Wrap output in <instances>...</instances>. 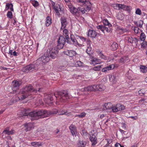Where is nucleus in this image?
I'll use <instances>...</instances> for the list:
<instances>
[{"instance_id":"56","label":"nucleus","mask_w":147,"mask_h":147,"mask_svg":"<svg viewBox=\"0 0 147 147\" xmlns=\"http://www.w3.org/2000/svg\"><path fill=\"white\" fill-rule=\"evenodd\" d=\"M130 118H131L133 119L134 120H136L137 119L138 117L137 116H130L129 117Z\"/></svg>"},{"instance_id":"28","label":"nucleus","mask_w":147,"mask_h":147,"mask_svg":"<svg viewBox=\"0 0 147 147\" xmlns=\"http://www.w3.org/2000/svg\"><path fill=\"white\" fill-rule=\"evenodd\" d=\"M28 68L29 70L30 71H32L34 70H36L37 69V67H36L35 65L34 64H30L27 65Z\"/></svg>"},{"instance_id":"48","label":"nucleus","mask_w":147,"mask_h":147,"mask_svg":"<svg viewBox=\"0 0 147 147\" xmlns=\"http://www.w3.org/2000/svg\"><path fill=\"white\" fill-rule=\"evenodd\" d=\"M142 47L144 48L147 47V41H143L142 44Z\"/></svg>"},{"instance_id":"27","label":"nucleus","mask_w":147,"mask_h":147,"mask_svg":"<svg viewBox=\"0 0 147 147\" xmlns=\"http://www.w3.org/2000/svg\"><path fill=\"white\" fill-rule=\"evenodd\" d=\"M90 42L88 40L87 41L88 46L86 50V52L88 55H90L92 53V49L90 45Z\"/></svg>"},{"instance_id":"2","label":"nucleus","mask_w":147,"mask_h":147,"mask_svg":"<svg viewBox=\"0 0 147 147\" xmlns=\"http://www.w3.org/2000/svg\"><path fill=\"white\" fill-rule=\"evenodd\" d=\"M40 90V88L34 89L32 86L30 85L27 86L20 91L18 98L20 100H23L31 94L32 92H36Z\"/></svg>"},{"instance_id":"38","label":"nucleus","mask_w":147,"mask_h":147,"mask_svg":"<svg viewBox=\"0 0 147 147\" xmlns=\"http://www.w3.org/2000/svg\"><path fill=\"white\" fill-rule=\"evenodd\" d=\"M71 40L73 42V44L75 45H78V42L77 40L75 39L73 35H71Z\"/></svg>"},{"instance_id":"1","label":"nucleus","mask_w":147,"mask_h":147,"mask_svg":"<svg viewBox=\"0 0 147 147\" xmlns=\"http://www.w3.org/2000/svg\"><path fill=\"white\" fill-rule=\"evenodd\" d=\"M21 111L19 116L21 119H23L24 116H27L30 117L31 119L33 120L38 119L40 118L47 117L49 115L59 113V111L56 109L49 111V113L47 111L41 110L38 111H35L29 113L28 110L24 108L22 109Z\"/></svg>"},{"instance_id":"16","label":"nucleus","mask_w":147,"mask_h":147,"mask_svg":"<svg viewBox=\"0 0 147 147\" xmlns=\"http://www.w3.org/2000/svg\"><path fill=\"white\" fill-rule=\"evenodd\" d=\"M69 129L73 136H76L77 131L76 127L75 125L71 124L69 127Z\"/></svg>"},{"instance_id":"11","label":"nucleus","mask_w":147,"mask_h":147,"mask_svg":"<svg viewBox=\"0 0 147 147\" xmlns=\"http://www.w3.org/2000/svg\"><path fill=\"white\" fill-rule=\"evenodd\" d=\"M53 7L56 15L59 16L60 15V12L62 11V8L61 7L60 5L59 4L54 3V4L53 5Z\"/></svg>"},{"instance_id":"54","label":"nucleus","mask_w":147,"mask_h":147,"mask_svg":"<svg viewBox=\"0 0 147 147\" xmlns=\"http://www.w3.org/2000/svg\"><path fill=\"white\" fill-rule=\"evenodd\" d=\"M9 9V3H7L6 4V7L5 8V11L6 10H7Z\"/></svg>"},{"instance_id":"46","label":"nucleus","mask_w":147,"mask_h":147,"mask_svg":"<svg viewBox=\"0 0 147 147\" xmlns=\"http://www.w3.org/2000/svg\"><path fill=\"white\" fill-rule=\"evenodd\" d=\"M22 71L24 72H28L29 71V69L28 68V66H27L24 67L22 69Z\"/></svg>"},{"instance_id":"45","label":"nucleus","mask_w":147,"mask_h":147,"mask_svg":"<svg viewBox=\"0 0 147 147\" xmlns=\"http://www.w3.org/2000/svg\"><path fill=\"white\" fill-rule=\"evenodd\" d=\"M31 3L34 7H37L39 5L38 3L36 1L33 0L32 1Z\"/></svg>"},{"instance_id":"24","label":"nucleus","mask_w":147,"mask_h":147,"mask_svg":"<svg viewBox=\"0 0 147 147\" xmlns=\"http://www.w3.org/2000/svg\"><path fill=\"white\" fill-rule=\"evenodd\" d=\"M24 126L25 128V130L26 131L30 130L33 127V124L32 123H26L24 125Z\"/></svg>"},{"instance_id":"25","label":"nucleus","mask_w":147,"mask_h":147,"mask_svg":"<svg viewBox=\"0 0 147 147\" xmlns=\"http://www.w3.org/2000/svg\"><path fill=\"white\" fill-rule=\"evenodd\" d=\"M114 67L115 66L113 64L110 65L107 67L103 68L102 69V71L103 72H105L111 70L113 69Z\"/></svg>"},{"instance_id":"60","label":"nucleus","mask_w":147,"mask_h":147,"mask_svg":"<svg viewBox=\"0 0 147 147\" xmlns=\"http://www.w3.org/2000/svg\"><path fill=\"white\" fill-rule=\"evenodd\" d=\"M119 145H120V144L118 143H117L115 144V147H118Z\"/></svg>"},{"instance_id":"33","label":"nucleus","mask_w":147,"mask_h":147,"mask_svg":"<svg viewBox=\"0 0 147 147\" xmlns=\"http://www.w3.org/2000/svg\"><path fill=\"white\" fill-rule=\"evenodd\" d=\"M31 145L34 147H37L41 146L42 145V143L40 142H31Z\"/></svg>"},{"instance_id":"58","label":"nucleus","mask_w":147,"mask_h":147,"mask_svg":"<svg viewBox=\"0 0 147 147\" xmlns=\"http://www.w3.org/2000/svg\"><path fill=\"white\" fill-rule=\"evenodd\" d=\"M126 127V125L125 123H123L122 125V127L124 128H125Z\"/></svg>"},{"instance_id":"43","label":"nucleus","mask_w":147,"mask_h":147,"mask_svg":"<svg viewBox=\"0 0 147 147\" xmlns=\"http://www.w3.org/2000/svg\"><path fill=\"white\" fill-rule=\"evenodd\" d=\"M143 24V22L142 20H138L136 22V24L138 26L141 27Z\"/></svg>"},{"instance_id":"12","label":"nucleus","mask_w":147,"mask_h":147,"mask_svg":"<svg viewBox=\"0 0 147 147\" xmlns=\"http://www.w3.org/2000/svg\"><path fill=\"white\" fill-rule=\"evenodd\" d=\"M57 49V48L54 47L50 51V56L53 59H54L57 56L58 53Z\"/></svg>"},{"instance_id":"61","label":"nucleus","mask_w":147,"mask_h":147,"mask_svg":"<svg viewBox=\"0 0 147 147\" xmlns=\"http://www.w3.org/2000/svg\"><path fill=\"white\" fill-rule=\"evenodd\" d=\"M137 144H135L132 146H131V147H137Z\"/></svg>"},{"instance_id":"26","label":"nucleus","mask_w":147,"mask_h":147,"mask_svg":"<svg viewBox=\"0 0 147 147\" xmlns=\"http://www.w3.org/2000/svg\"><path fill=\"white\" fill-rule=\"evenodd\" d=\"M88 35L91 37L94 38L96 36V32L94 30H89L88 33Z\"/></svg>"},{"instance_id":"23","label":"nucleus","mask_w":147,"mask_h":147,"mask_svg":"<svg viewBox=\"0 0 147 147\" xmlns=\"http://www.w3.org/2000/svg\"><path fill=\"white\" fill-rule=\"evenodd\" d=\"M71 114L70 112H68V111L65 110L61 109L59 111V115H65L67 116H69Z\"/></svg>"},{"instance_id":"37","label":"nucleus","mask_w":147,"mask_h":147,"mask_svg":"<svg viewBox=\"0 0 147 147\" xmlns=\"http://www.w3.org/2000/svg\"><path fill=\"white\" fill-rule=\"evenodd\" d=\"M146 36L145 34L143 32H142L140 34V39L142 41H144L146 39Z\"/></svg>"},{"instance_id":"39","label":"nucleus","mask_w":147,"mask_h":147,"mask_svg":"<svg viewBox=\"0 0 147 147\" xmlns=\"http://www.w3.org/2000/svg\"><path fill=\"white\" fill-rule=\"evenodd\" d=\"M103 23L105 25H107L109 27L111 26V25L109 23L108 20L107 19H105L103 20Z\"/></svg>"},{"instance_id":"14","label":"nucleus","mask_w":147,"mask_h":147,"mask_svg":"<svg viewBox=\"0 0 147 147\" xmlns=\"http://www.w3.org/2000/svg\"><path fill=\"white\" fill-rule=\"evenodd\" d=\"M95 91H101L105 89V87L103 84H98L94 85Z\"/></svg>"},{"instance_id":"41","label":"nucleus","mask_w":147,"mask_h":147,"mask_svg":"<svg viewBox=\"0 0 147 147\" xmlns=\"http://www.w3.org/2000/svg\"><path fill=\"white\" fill-rule=\"evenodd\" d=\"M3 136H6L7 135V136H8L9 135V129H7L3 131Z\"/></svg>"},{"instance_id":"57","label":"nucleus","mask_w":147,"mask_h":147,"mask_svg":"<svg viewBox=\"0 0 147 147\" xmlns=\"http://www.w3.org/2000/svg\"><path fill=\"white\" fill-rule=\"evenodd\" d=\"M106 114H101L100 116V118L101 119L103 118L104 117H106Z\"/></svg>"},{"instance_id":"49","label":"nucleus","mask_w":147,"mask_h":147,"mask_svg":"<svg viewBox=\"0 0 147 147\" xmlns=\"http://www.w3.org/2000/svg\"><path fill=\"white\" fill-rule=\"evenodd\" d=\"M118 29L119 30L121 31V32L122 33H123L127 31V30L126 29L121 28H119Z\"/></svg>"},{"instance_id":"20","label":"nucleus","mask_w":147,"mask_h":147,"mask_svg":"<svg viewBox=\"0 0 147 147\" xmlns=\"http://www.w3.org/2000/svg\"><path fill=\"white\" fill-rule=\"evenodd\" d=\"M90 61V64L94 65L99 64L101 63V61L100 59L94 57Z\"/></svg>"},{"instance_id":"7","label":"nucleus","mask_w":147,"mask_h":147,"mask_svg":"<svg viewBox=\"0 0 147 147\" xmlns=\"http://www.w3.org/2000/svg\"><path fill=\"white\" fill-rule=\"evenodd\" d=\"M112 6L115 9L120 10L123 9L124 10H128L129 7L124 4H114Z\"/></svg>"},{"instance_id":"53","label":"nucleus","mask_w":147,"mask_h":147,"mask_svg":"<svg viewBox=\"0 0 147 147\" xmlns=\"http://www.w3.org/2000/svg\"><path fill=\"white\" fill-rule=\"evenodd\" d=\"M9 6H10V10L11 11H13V5H12V4L11 3H10Z\"/></svg>"},{"instance_id":"5","label":"nucleus","mask_w":147,"mask_h":147,"mask_svg":"<svg viewBox=\"0 0 147 147\" xmlns=\"http://www.w3.org/2000/svg\"><path fill=\"white\" fill-rule=\"evenodd\" d=\"M56 94H55V96L57 99H60V101H62L63 100L69 98V96L67 91L64 90L62 92H59L58 96H57Z\"/></svg>"},{"instance_id":"18","label":"nucleus","mask_w":147,"mask_h":147,"mask_svg":"<svg viewBox=\"0 0 147 147\" xmlns=\"http://www.w3.org/2000/svg\"><path fill=\"white\" fill-rule=\"evenodd\" d=\"M90 139L92 142V146H94L97 144V138L95 135L93 134L90 136Z\"/></svg>"},{"instance_id":"64","label":"nucleus","mask_w":147,"mask_h":147,"mask_svg":"<svg viewBox=\"0 0 147 147\" xmlns=\"http://www.w3.org/2000/svg\"><path fill=\"white\" fill-rule=\"evenodd\" d=\"M4 111V110H1L0 111V115L2 114Z\"/></svg>"},{"instance_id":"8","label":"nucleus","mask_w":147,"mask_h":147,"mask_svg":"<svg viewBox=\"0 0 147 147\" xmlns=\"http://www.w3.org/2000/svg\"><path fill=\"white\" fill-rule=\"evenodd\" d=\"M65 40L64 37L62 36H60L58 40V45L57 48L58 49L63 48L64 44L65 43Z\"/></svg>"},{"instance_id":"19","label":"nucleus","mask_w":147,"mask_h":147,"mask_svg":"<svg viewBox=\"0 0 147 147\" xmlns=\"http://www.w3.org/2000/svg\"><path fill=\"white\" fill-rule=\"evenodd\" d=\"M103 106L104 108H105L107 110L109 109L110 110V111H113V106L111 103L109 102L105 103L103 105Z\"/></svg>"},{"instance_id":"22","label":"nucleus","mask_w":147,"mask_h":147,"mask_svg":"<svg viewBox=\"0 0 147 147\" xmlns=\"http://www.w3.org/2000/svg\"><path fill=\"white\" fill-rule=\"evenodd\" d=\"M64 53L65 55L70 57H72L76 54V52L72 50H67L65 51Z\"/></svg>"},{"instance_id":"44","label":"nucleus","mask_w":147,"mask_h":147,"mask_svg":"<svg viewBox=\"0 0 147 147\" xmlns=\"http://www.w3.org/2000/svg\"><path fill=\"white\" fill-rule=\"evenodd\" d=\"M133 30L135 33L138 34L141 32V30L139 29V28L137 27H135L133 28Z\"/></svg>"},{"instance_id":"17","label":"nucleus","mask_w":147,"mask_h":147,"mask_svg":"<svg viewBox=\"0 0 147 147\" xmlns=\"http://www.w3.org/2000/svg\"><path fill=\"white\" fill-rule=\"evenodd\" d=\"M97 28L98 29H100L103 33H105V31L107 32H109L110 31V30L108 28L105 26L100 25L97 26Z\"/></svg>"},{"instance_id":"50","label":"nucleus","mask_w":147,"mask_h":147,"mask_svg":"<svg viewBox=\"0 0 147 147\" xmlns=\"http://www.w3.org/2000/svg\"><path fill=\"white\" fill-rule=\"evenodd\" d=\"M136 13L137 14L140 15L141 14V10L139 8H137L136 9Z\"/></svg>"},{"instance_id":"4","label":"nucleus","mask_w":147,"mask_h":147,"mask_svg":"<svg viewBox=\"0 0 147 147\" xmlns=\"http://www.w3.org/2000/svg\"><path fill=\"white\" fill-rule=\"evenodd\" d=\"M61 30H63V35L65 37L66 40H68V39H69L68 31L67 29H65L67 24L66 19L65 17H62L61 19Z\"/></svg>"},{"instance_id":"30","label":"nucleus","mask_w":147,"mask_h":147,"mask_svg":"<svg viewBox=\"0 0 147 147\" xmlns=\"http://www.w3.org/2000/svg\"><path fill=\"white\" fill-rule=\"evenodd\" d=\"M46 25L47 26H48L51 23V19L49 16H48L46 18Z\"/></svg>"},{"instance_id":"34","label":"nucleus","mask_w":147,"mask_h":147,"mask_svg":"<svg viewBox=\"0 0 147 147\" xmlns=\"http://www.w3.org/2000/svg\"><path fill=\"white\" fill-rule=\"evenodd\" d=\"M140 68L141 72L143 73H145L147 71V67L143 65L140 66Z\"/></svg>"},{"instance_id":"55","label":"nucleus","mask_w":147,"mask_h":147,"mask_svg":"<svg viewBox=\"0 0 147 147\" xmlns=\"http://www.w3.org/2000/svg\"><path fill=\"white\" fill-rule=\"evenodd\" d=\"M107 141V144H110L112 142V140L110 139H106Z\"/></svg>"},{"instance_id":"13","label":"nucleus","mask_w":147,"mask_h":147,"mask_svg":"<svg viewBox=\"0 0 147 147\" xmlns=\"http://www.w3.org/2000/svg\"><path fill=\"white\" fill-rule=\"evenodd\" d=\"M20 85L19 82L16 81H14L12 84L11 88L12 90L14 91H16L19 88Z\"/></svg>"},{"instance_id":"6","label":"nucleus","mask_w":147,"mask_h":147,"mask_svg":"<svg viewBox=\"0 0 147 147\" xmlns=\"http://www.w3.org/2000/svg\"><path fill=\"white\" fill-rule=\"evenodd\" d=\"M49 55L48 54H45L43 56L39 58L36 63L37 65L38 63L42 64V63H45L49 61Z\"/></svg>"},{"instance_id":"3","label":"nucleus","mask_w":147,"mask_h":147,"mask_svg":"<svg viewBox=\"0 0 147 147\" xmlns=\"http://www.w3.org/2000/svg\"><path fill=\"white\" fill-rule=\"evenodd\" d=\"M66 4L68 5L71 13L76 14L77 13H82L84 14L85 13L86 9L80 7L76 8L71 5L69 0H64Z\"/></svg>"},{"instance_id":"29","label":"nucleus","mask_w":147,"mask_h":147,"mask_svg":"<svg viewBox=\"0 0 147 147\" xmlns=\"http://www.w3.org/2000/svg\"><path fill=\"white\" fill-rule=\"evenodd\" d=\"M86 144V142L79 141L78 144V147H84Z\"/></svg>"},{"instance_id":"35","label":"nucleus","mask_w":147,"mask_h":147,"mask_svg":"<svg viewBox=\"0 0 147 147\" xmlns=\"http://www.w3.org/2000/svg\"><path fill=\"white\" fill-rule=\"evenodd\" d=\"M97 53L98 54V55L100 57L101 59L104 60L107 59V57L105 56L101 51H98L97 52Z\"/></svg>"},{"instance_id":"32","label":"nucleus","mask_w":147,"mask_h":147,"mask_svg":"<svg viewBox=\"0 0 147 147\" xmlns=\"http://www.w3.org/2000/svg\"><path fill=\"white\" fill-rule=\"evenodd\" d=\"M128 60V58L127 57L125 56L120 58L118 61L120 63H123L127 61Z\"/></svg>"},{"instance_id":"42","label":"nucleus","mask_w":147,"mask_h":147,"mask_svg":"<svg viewBox=\"0 0 147 147\" xmlns=\"http://www.w3.org/2000/svg\"><path fill=\"white\" fill-rule=\"evenodd\" d=\"M86 114L85 112H82L79 115H76V117H78L79 118H83L85 117Z\"/></svg>"},{"instance_id":"21","label":"nucleus","mask_w":147,"mask_h":147,"mask_svg":"<svg viewBox=\"0 0 147 147\" xmlns=\"http://www.w3.org/2000/svg\"><path fill=\"white\" fill-rule=\"evenodd\" d=\"M94 85L93 86H89L88 87H85L82 89L83 91H95Z\"/></svg>"},{"instance_id":"10","label":"nucleus","mask_w":147,"mask_h":147,"mask_svg":"<svg viewBox=\"0 0 147 147\" xmlns=\"http://www.w3.org/2000/svg\"><path fill=\"white\" fill-rule=\"evenodd\" d=\"M77 1L78 3H82L83 4H85L87 5H88L86 7V9L82 7H81L86 9V11L85 12L87 11V10H89L91 9V7L89 6V5L90 4V3L89 1L88 0H77Z\"/></svg>"},{"instance_id":"52","label":"nucleus","mask_w":147,"mask_h":147,"mask_svg":"<svg viewBox=\"0 0 147 147\" xmlns=\"http://www.w3.org/2000/svg\"><path fill=\"white\" fill-rule=\"evenodd\" d=\"M79 37L83 42H85L86 41V38H85L81 36H79Z\"/></svg>"},{"instance_id":"62","label":"nucleus","mask_w":147,"mask_h":147,"mask_svg":"<svg viewBox=\"0 0 147 147\" xmlns=\"http://www.w3.org/2000/svg\"><path fill=\"white\" fill-rule=\"evenodd\" d=\"M13 24L14 25L16 23V20L15 19H13V21L12 22Z\"/></svg>"},{"instance_id":"63","label":"nucleus","mask_w":147,"mask_h":147,"mask_svg":"<svg viewBox=\"0 0 147 147\" xmlns=\"http://www.w3.org/2000/svg\"><path fill=\"white\" fill-rule=\"evenodd\" d=\"M7 16L8 18H9V11H8Z\"/></svg>"},{"instance_id":"47","label":"nucleus","mask_w":147,"mask_h":147,"mask_svg":"<svg viewBox=\"0 0 147 147\" xmlns=\"http://www.w3.org/2000/svg\"><path fill=\"white\" fill-rule=\"evenodd\" d=\"M18 53L16 51H13L11 50H10V54L11 55H13L14 56H16Z\"/></svg>"},{"instance_id":"59","label":"nucleus","mask_w":147,"mask_h":147,"mask_svg":"<svg viewBox=\"0 0 147 147\" xmlns=\"http://www.w3.org/2000/svg\"><path fill=\"white\" fill-rule=\"evenodd\" d=\"M14 132V131L13 130H11V131H10V134H13Z\"/></svg>"},{"instance_id":"40","label":"nucleus","mask_w":147,"mask_h":147,"mask_svg":"<svg viewBox=\"0 0 147 147\" xmlns=\"http://www.w3.org/2000/svg\"><path fill=\"white\" fill-rule=\"evenodd\" d=\"M102 66V65H98L94 67L93 68V70L95 71H98L100 70L101 69V67Z\"/></svg>"},{"instance_id":"31","label":"nucleus","mask_w":147,"mask_h":147,"mask_svg":"<svg viewBox=\"0 0 147 147\" xmlns=\"http://www.w3.org/2000/svg\"><path fill=\"white\" fill-rule=\"evenodd\" d=\"M125 17L124 14L123 13H118L117 16V17L118 19L122 20H123Z\"/></svg>"},{"instance_id":"9","label":"nucleus","mask_w":147,"mask_h":147,"mask_svg":"<svg viewBox=\"0 0 147 147\" xmlns=\"http://www.w3.org/2000/svg\"><path fill=\"white\" fill-rule=\"evenodd\" d=\"M125 107L124 106L120 104H117L115 106H113V111L114 112H116L124 110Z\"/></svg>"},{"instance_id":"15","label":"nucleus","mask_w":147,"mask_h":147,"mask_svg":"<svg viewBox=\"0 0 147 147\" xmlns=\"http://www.w3.org/2000/svg\"><path fill=\"white\" fill-rule=\"evenodd\" d=\"M125 39L130 43H134L136 45H137L138 39L136 38H134L131 36H127L125 38Z\"/></svg>"},{"instance_id":"51","label":"nucleus","mask_w":147,"mask_h":147,"mask_svg":"<svg viewBox=\"0 0 147 147\" xmlns=\"http://www.w3.org/2000/svg\"><path fill=\"white\" fill-rule=\"evenodd\" d=\"M76 63L77 65L79 67L82 66L83 64V63L79 61H77L76 62Z\"/></svg>"},{"instance_id":"36","label":"nucleus","mask_w":147,"mask_h":147,"mask_svg":"<svg viewBox=\"0 0 147 147\" xmlns=\"http://www.w3.org/2000/svg\"><path fill=\"white\" fill-rule=\"evenodd\" d=\"M118 47V44L115 42H114L111 46V49L113 51L116 50Z\"/></svg>"}]
</instances>
